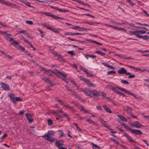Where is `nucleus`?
<instances>
[{"instance_id": "f257e3e1", "label": "nucleus", "mask_w": 149, "mask_h": 149, "mask_svg": "<svg viewBox=\"0 0 149 149\" xmlns=\"http://www.w3.org/2000/svg\"><path fill=\"white\" fill-rule=\"evenodd\" d=\"M54 134L55 132L51 130L48 131L47 133H46L42 137H46V139L47 140L50 142H53L56 140L55 138H52V137L54 136Z\"/></svg>"}, {"instance_id": "f03ea898", "label": "nucleus", "mask_w": 149, "mask_h": 149, "mask_svg": "<svg viewBox=\"0 0 149 149\" xmlns=\"http://www.w3.org/2000/svg\"><path fill=\"white\" fill-rule=\"evenodd\" d=\"M85 94L91 97H93V96H97L99 95V93L95 90H91L86 89L84 91Z\"/></svg>"}, {"instance_id": "7ed1b4c3", "label": "nucleus", "mask_w": 149, "mask_h": 149, "mask_svg": "<svg viewBox=\"0 0 149 149\" xmlns=\"http://www.w3.org/2000/svg\"><path fill=\"white\" fill-rule=\"evenodd\" d=\"M52 72H54V74L56 76L61 79L66 78L67 76V74L65 72H60L56 69H55V71H52Z\"/></svg>"}, {"instance_id": "20e7f679", "label": "nucleus", "mask_w": 149, "mask_h": 149, "mask_svg": "<svg viewBox=\"0 0 149 149\" xmlns=\"http://www.w3.org/2000/svg\"><path fill=\"white\" fill-rule=\"evenodd\" d=\"M79 78L81 80L84 81L88 86L93 88L96 87V85L90 81L89 79H86L85 78L82 77L81 76H79Z\"/></svg>"}, {"instance_id": "39448f33", "label": "nucleus", "mask_w": 149, "mask_h": 149, "mask_svg": "<svg viewBox=\"0 0 149 149\" xmlns=\"http://www.w3.org/2000/svg\"><path fill=\"white\" fill-rule=\"evenodd\" d=\"M0 3H3L7 6L14 7L15 8H18V6L14 3H13L10 2L5 0H0Z\"/></svg>"}, {"instance_id": "423d86ee", "label": "nucleus", "mask_w": 149, "mask_h": 149, "mask_svg": "<svg viewBox=\"0 0 149 149\" xmlns=\"http://www.w3.org/2000/svg\"><path fill=\"white\" fill-rule=\"evenodd\" d=\"M10 97L11 100L14 103H15L17 101H22V100L20 98V97H15L14 95L12 93H11L10 94Z\"/></svg>"}, {"instance_id": "0eeeda50", "label": "nucleus", "mask_w": 149, "mask_h": 149, "mask_svg": "<svg viewBox=\"0 0 149 149\" xmlns=\"http://www.w3.org/2000/svg\"><path fill=\"white\" fill-rule=\"evenodd\" d=\"M44 14L46 16L50 17L56 20H58V19L64 20V18H62L61 17H59L57 16L54 15L53 14H50L48 12H44Z\"/></svg>"}, {"instance_id": "6e6552de", "label": "nucleus", "mask_w": 149, "mask_h": 149, "mask_svg": "<svg viewBox=\"0 0 149 149\" xmlns=\"http://www.w3.org/2000/svg\"><path fill=\"white\" fill-rule=\"evenodd\" d=\"M130 125L133 127H136L137 128H141V126H143L138 121L135 122L133 123H131L130 124Z\"/></svg>"}, {"instance_id": "1a4fd4ad", "label": "nucleus", "mask_w": 149, "mask_h": 149, "mask_svg": "<svg viewBox=\"0 0 149 149\" xmlns=\"http://www.w3.org/2000/svg\"><path fill=\"white\" fill-rule=\"evenodd\" d=\"M117 72L119 74H125L126 75H127L130 74V72H127L125 68H121L119 69L117 71Z\"/></svg>"}, {"instance_id": "9d476101", "label": "nucleus", "mask_w": 149, "mask_h": 149, "mask_svg": "<svg viewBox=\"0 0 149 149\" xmlns=\"http://www.w3.org/2000/svg\"><path fill=\"white\" fill-rule=\"evenodd\" d=\"M0 85L1 87L5 90L9 91L10 89L9 85L4 83H0Z\"/></svg>"}, {"instance_id": "9b49d317", "label": "nucleus", "mask_w": 149, "mask_h": 149, "mask_svg": "<svg viewBox=\"0 0 149 149\" xmlns=\"http://www.w3.org/2000/svg\"><path fill=\"white\" fill-rule=\"evenodd\" d=\"M123 133L124 136H126L128 140L130 142H132L134 143H136V142L134 141L132 138L131 136L126 132H123Z\"/></svg>"}, {"instance_id": "f8f14e48", "label": "nucleus", "mask_w": 149, "mask_h": 149, "mask_svg": "<svg viewBox=\"0 0 149 149\" xmlns=\"http://www.w3.org/2000/svg\"><path fill=\"white\" fill-rule=\"evenodd\" d=\"M131 130V133L134 134L135 135H141L142 134L141 131L139 130L133 129L132 130Z\"/></svg>"}, {"instance_id": "ddd939ff", "label": "nucleus", "mask_w": 149, "mask_h": 149, "mask_svg": "<svg viewBox=\"0 0 149 149\" xmlns=\"http://www.w3.org/2000/svg\"><path fill=\"white\" fill-rule=\"evenodd\" d=\"M99 120L100 122L107 129L109 128V125L106 121H104L102 119H100Z\"/></svg>"}, {"instance_id": "4468645a", "label": "nucleus", "mask_w": 149, "mask_h": 149, "mask_svg": "<svg viewBox=\"0 0 149 149\" xmlns=\"http://www.w3.org/2000/svg\"><path fill=\"white\" fill-rule=\"evenodd\" d=\"M63 141L62 140L57 141L55 142V145L59 148L63 145Z\"/></svg>"}, {"instance_id": "2eb2a0df", "label": "nucleus", "mask_w": 149, "mask_h": 149, "mask_svg": "<svg viewBox=\"0 0 149 149\" xmlns=\"http://www.w3.org/2000/svg\"><path fill=\"white\" fill-rule=\"evenodd\" d=\"M124 110L126 111L128 114H131V111L132 110V108L128 106H126L124 107Z\"/></svg>"}, {"instance_id": "dca6fc26", "label": "nucleus", "mask_w": 149, "mask_h": 149, "mask_svg": "<svg viewBox=\"0 0 149 149\" xmlns=\"http://www.w3.org/2000/svg\"><path fill=\"white\" fill-rule=\"evenodd\" d=\"M42 70L45 72H47V74L49 76H51L52 75V74H54V72H52V71H55V69L54 70L52 71L50 70H47L45 68H43Z\"/></svg>"}, {"instance_id": "f3484780", "label": "nucleus", "mask_w": 149, "mask_h": 149, "mask_svg": "<svg viewBox=\"0 0 149 149\" xmlns=\"http://www.w3.org/2000/svg\"><path fill=\"white\" fill-rule=\"evenodd\" d=\"M56 99L57 101L61 104L63 105L66 108H68V107L69 105L66 104H65L61 99H59L58 98L56 97Z\"/></svg>"}, {"instance_id": "a211bd4d", "label": "nucleus", "mask_w": 149, "mask_h": 149, "mask_svg": "<svg viewBox=\"0 0 149 149\" xmlns=\"http://www.w3.org/2000/svg\"><path fill=\"white\" fill-rule=\"evenodd\" d=\"M25 115L29 122L31 123L33 121V119L31 115L29 114L28 113H26Z\"/></svg>"}, {"instance_id": "6ab92c4d", "label": "nucleus", "mask_w": 149, "mask_h": 149, "mask_svg": "<svg viewBox=\"0 0 149 149\" xmlns=\"http://www.w3.org/2000/svg\"><path fill=\"white\" fill-rule=\"evenodd\" d=\"M101 64L104 65L105 66L107 67L108 68H109L111 69H115V68L112 65H109V64L106 63H102Z\"/></svg>"}, {"instance_id": "aec40b11", "label": "nucleus", "mask_w": 149, "mask_h": 149, "mask_svg": "<svg viewBox=\"0 0 149 149\" xmlns=\"http://www.w3.org/2000/svg\"><path fill=\"white\" fill-rule=\"evenodd\" d=\"M103 107L104 110L108 113H111L112 112L111 110L108 107L105 105H103Z\"/></svg>"}, {"instance_id": "412c9836", "label": "nucleus", "mask_w": 149, "mask_h": 149, "mask_svg": "<svg viewBox=\"0 0 149 149\" xmlns=\"http://www.w3.org/2000/svg\"><path fill=\"white\" fill-rule=\"evenodd\" d=\"M117 116L122 121L124 122H126L127 121V120L126 118L123 116L120 115H118Z\"/></svg>"}, {"instance_id": "4be33fe9", "label": "nucleus", "mask_w": 149, "mask_h": 149, "mask_svg": "<svg viewBox=\"0 0 149 149\" xmlns=\"http://www.w3.org/2000/svg\"><path fill=\"white\" fill-rule=\"evenodd\" d=\"M130 26H131V27H132L135 28H137V29H140L141 28H142L143 29H146L147 31H148V30L146 28H145V27L142 28V27H139L138 26H135V24H130Z\"/></svg>"}, {"instance_id": "5701e85b", "label": "nucleus", "mask_w": 149, "mask_h": 149, "mask_svg": "<svg viewBox=\"0 0 149 149\" xmlns=\"http://www.w3.org/2000/svg\"><path fill=\"white\" fill-rule=\"evenodd\" d=\"M84 23H86V24H89L92 25H96L98 24V23L97 22H88V21L84 22Z\"/></svg>"}, {"instance_id": "b1692460", "label": "nucleus", "mask_w": 149, "mask_h": 149, "mask_svg": "<svg viewBox=\"0 0 149 149\" xmlns=\"http://www.w3.org/2000/svg\"><path fill=\"white\" fill-rule=\"evenodd\" d=\"M86 121L89 123H90L92 124L93 125H95L96 126H97V124L95 123V122L93 120H92L90 118H88L86 119Z\"/></svg>"}, {"instance_id": "393cba45", "label": "nucleus", "mask_w": 149, "mask_h": 149, "mask_svg": "<svg viewBox=\"0 0 149 149\" xmlns=\"http://www.w3.org/2000/svg\"><path fill=\"white\" fill-rule=\"evenodd\" d=\"M38 30L40 33L41 35V36L42 38L44 37L45 36V32H44L42 31L41 30L38 29Z\"/></svg>"}, {"instance_id": "a878e982", "label": "nucleus", "mask_w": 149, "mask_h": 149, "mask_svg": "<svg viewBox=\"0 0 149 149\" xmlns=\"http://www.w3.org/2000/svg\"><path fill=\"white\" fill-rule=\"evenodd\" d=\"M42 25L44 27H46L47 28L49 29L50 30V29H51V27L49 25H47L45 23H42Z\"/></svg>"}, {"instance_id": "bb28decb", "label": "nucleus", "mask_w": 149, "mask_h": 149, "mask_svg": "<svg viewBox=\"0 0 149 149\" xmlns=\"http://www.w3.org/2000/svg\"><path fill=\"white\" fill-rule=\"evenodd\" d=\"M131 95H132L136 99H141V97L140 96H138L136 94H134L133 93H132V94H131Z\"/></svg>"}, {"instance_id": "cd10ccee", "label": "nucleus", "mask_w": 149, "mask_h": 149, "mask_svg": "<svg viewBox=\"0 0 149 149\" xmlns=\"http://www.w3.org/2000/svg\"><path fill=\"white\" fill-rule=\"evenodd\" d=\"M95 53L97 54H99L100 55H101L104 56V55H105V54L104 53L100 52L99 51H97L95 52Z\"/></svg>"}, {"instance_id": "c85d7f7f", "label": "nucleus", "mask_w": 149, "mask_h": 149, "mask_svg": "<svg viewBox=\"0 0 149 149\" xmlns=\"http://www.w3.org/2000/svg\"><path fill=\"white\" fill-rule=\"evenodd\" d=\"M136 34H135L134 35L136 36L137 37L141 38L142 37V36L140 35V34L139 33H140L139 32H138V31L137 30H136Z\"/></svg>"}, {"instance_id": "c756f323", "label": "nucleus", "mask_w": 149, "mask_h": 149, "mask_svg": "<svg viewBox=\"0 0 149 149\" xmlns=\"http://www.w3.org/2000/svg\"><path fill=\"white\" fill-rule=\"evenodd\" d=\"M73 124L76 127V129L77 130L80 132L82 131V130L77 125V123H73Z\"/></svg>"}, {"instance_id": "7c9ffc66", "label": "nucleus", "mask_w": 149, "mask_h": 149, "mask_svg": "<svg viewBox=\"0 0 149 149\" xmlns=\"http://www.w3.org/2000/svg\"><path fill=\"white\" fill-rule=\"evenodd\" d=\"M136 70L140 71L141 72H144V67H142L140 68H136Z\"/></svg>"}, {"instance_id": "2f4dec72", "label": "nucleus", "mask_w": 149, "mask_h": 149, "mask_svg": "<svg viewBox=\"0 0 149 149\" xmlns=\"http://www.w3.org/2000/svg\"><path fill=\"white\" fill-rule=\"evenodd\" d=\"M25 36L31 39H33V38L31 35H30L29 33L27 32L26 34H25Z\"/></svg>"}, {"instance_id": "473e14b6", "label": "nucleus", "mask_w": 149, "mask_h": 149, "mask_svg": "<svg viewBox=\"0 0 149 149\" xmlns=\"http://www.w3.org/2000/svg\"><path fill=\"white\" fill-rule=\"evenodd\" d=\"M58 131L60 132V137H61L63 136H64V134L62 130H58Z\"/></svg>"}, {"instance_id": "72a5a7b5", "label": "nucleus", "mask_w": 149, "mask_h": 149, "mask_svg": "<svg viewBox=\"0 0 149 149\" xmlns=\"http://www.w3.org/2000/svg\"><path fill=\"white\" fill-rule=\"evenodd\" d=\"M67 52L68 54H71L72 56H75L76 55L73 51H68Z\"/></svg>"}, {"instance_id": "f704fd0d", "label": "nucleus", "mask_w": 149, "mask_h": 149, "mask_svg": "<svg viewBox=\"0 0 149 149\" xmlns=\"http://www.w3.org/2000/svg\"><path fill=\"white\" fill-rule=\"evenodd\" d=\"M116 73V72L113 70H112L109 71H108L107 72V74L109 75L111 74H115Z\"/></svg>"}, {"instance_id": "c9c22d12", "label": "nucleus", "mask_w": 149, "mask_h": 149, "mask_svg": "<svg viewBox=\"0 0 149 149\" xmlns=\"http://www.w3.org/2000/svg\"><path fill=\"white\" fill-rule=\"evenodd\" d=\"M141 38H142L144 40H147L149 39V36L146 35L143 36H142Z\"/></svg>"}, {"instance_id": "e433bc0d", "label": "nucleus", "mask_w": 149, "mask_h": 149, "mask_svg": "<svg viewBox=\"0 0 149 149\" xmlns=\"http://www.w3.org/2000/svg\"><path fill=\"white\" fill-rule=\"evenodd\" d=\"M76 117L77 118L79 119L80 120H82L83 119H84L85 118H86V117H85L83 118L81 117L78 114H76Z\"/></svg>"}, {"instance_id": "4c0bfd02", "label": "nucleus", "mask_w": 149, "mask_h": 149, "mask_svg": "<svg viewBox=\"0 0 149 149\" xmlns=\"http://www.w3.org/2000/svg\"><path fill=\"white\" fill-rule=\"evenodd\" d=\"M9 36H12V35L11 34H6L5 35V36L6 40H8V39L10 38Z\"/></svg>"}, {"instance_id": "58836bf2", "label": "nucleus", "mask_w": 149, "mask_h": 149, "mask_svg": "<svg viewBox=\"0 0 149 149\" xmlns=\"http://www.w3.org/2000/svg\"><path fill=\"white\" fill-rule=\"evenodd\" d=\"M18 44V43L16 40H13L12 42L11 43V45H17Z\"/></svg>"}, {"instance_id": "ea45409f", "label": "nucleus", "mask_w": 149, "mask_h": 149, "mask_svg": "<svg viewBox=\"0 0 149 149\" xmlns=\"http://www.w3.org/2000/svg\"><path fill=\"white\" fill-rule=\"evenodd\" d=\"M91 42L95 43L97 45H100V46L102 45V44L101 43L97 41L94 40L91 41Z\"/></svg>"}, {"instance_id": "a19ab883", "label": "nucleus", "mask_w": 149, "mask_h": 149, "mask_svg": "<svg viewBox=\"0 0 149 149\" xmlns=\"http://www.w3.org/2000/svg\"><path fill=\"white\" fill-rule=\"evenodd\" d=\"M42 79L44 81L47 82H49L50 81L49 79L45 77H44L42 78Z\"/></svg>"}, {"instance_id": "79ce46f5", "label": "nucleus", "mask_w": 149, "mask_h": 149, "mask_svg": "<svg viewBox=\"0 0 149 149\" xmlns=\"http://www.w3.org/2000/svg\"><path fill=\"white\" fill-rule=\"evenodd\" d=\"M27 32L26 31L24 30H22V31H18V33H23L25 35V34Z\"/></svg>"}, {"instance_id": "37998d69", "label": "nucleus", "mask_w": 149, "mask_h": 149, "mask_svg": "<svg viewBox=\"0 0 149 149\" xmlns=\"http://www.w3.org/2000/svg\"><path fill=\"white\" fill-rule=\"evenodd\" d=\"M76 98H78L79 99H81V97L78 95V94L76 93L73 95Z\"/></svg>"}, {"instance_id": "c03bdc74", "label": "nucleus", "mask_w": 149, "mask_h": 149, "mask_svg": "<svg viewBox=\"0 0 149 149\" xmlns=\"http://www.w3.org/2000/svg\"><path fill=\"white\" fill-rule=\"evenodd\" d=\"M128 75H129L128 78L129 79L134 78L135 77V76L133 74H130H130Z\"/></svg>"}, {"instance_id": "a18cd8bd", "label": "nucleus", "mask_w": 149, "mask_h": 149, "mask_svg": "<svg viewBox=\"0 0 149 149\" xmlns=\"http://www.w3.org/2000/svg\"><path fill=\"white\" fill-rule=\"evenodd\" d=\"M51 30H52L54 32L56 33H59V31L57 30L55 28H53L51 27V29H50Z\"/></svg>"}, {"instance_id": "49530a36", "label": "nucleus", "mask_w": 149, "mask_h": 149, "mask_svg": "<svg viewBox=\"0 0 149 149\" xmlns=\"http://www.w3.org/2000/svg\"><path fill=\"white\" fill-rule=\"evenodd\" d=\"M121 82L122 83H123V84H129V82L125 80H121Z\"/></svg>"}, {"instance_id": "de8ad7c7", "label": "nucleus", "mask_w": 149, "mask_h": 149, "mask_svg": "<svg viewBox=\"0 0 149 149\" xmlns=\"http://www.w3.org/2000/svg\"><path fill=\"white\" fill-rule=\"evenodd\" d=\"M26 23L28 24L31 25H32L33 24V22L31 21L27 20L26 21Z\"/></svg>"}, {"instance_id": "09e8293b", "label": "nucleus", "mask_w": 149, "mask_h": 149, "mask_svg": "<svg viewBox=\"0 0 149 149\" xmlns=\"http://www.w3.org/2000/svg\"><path fill=\"white\" fill-rule=\"evenodd\" d=\"M63 116L64 117H65L68 120H70V118L69 117L68 115L66 113H64Z\"/></svg>"}, {"instance_id": "8fccbe9b", "label": "nucleus", "mask_w": 149, "mask_h": 149, "mask_svg": "<svg viewBox=\"0 0 149 149\" xmlns=\"http://www.w3.org/2000/svg\"><path fill=\"white\" fill-rule=\"evenodd\" d=\"M142 13L143 14H145L144 15L146 16L147 17H148L149 16V15L147 13V11L145 10H143L142 11Z\"/></svg>"}, {"instance_id": "3c124183", "label": "nucleus", "mask_w": 149, "mask_h": 149, "mask_svg": "<svg viewBox=\"0 0 149 149\" xmlns=\"http://www.w3.org/2000/svg\"><path fill=\"white\" fill-rule=\"evenodd\" d=\"M70 81L74 85L77 86V87H78L79 86L77 85V83L72 80H71Z\"/></svg>"}, {"instance_id": "603ef678", "label": "nucleus", "mask_w": 149, "mask_h": 149, "mask_svg": "<svg viewBox=\"0 0 149 149\" xmlns=\"http://www.w3.org/2000/svg\"><path fill=\"white\" fill-rule=\"evenodd\" d=\"M48 123L49 125L50 126L52 124V121L51 119H49L48 120Z\"/></svg>"}, {"instance_id": "864d4df0", "label": "nucleus", "mask_w": 149, "mask_h": 149, "mask_svg": "<svg viewBox=\"0 0 149 149\" xmlns=\"http://www.w3.org/2000/svg\"><path fill=\"white\" fill-rule=\"evenodd\" d=\"M117 88L116 87H113L112 88V89L114 92H115V93L117 94V92H118V91L117 90Z\"/></svg>"}, {"instance_id": "5fc2aeb1", "label": "nucleus", "mask_w": 149, "mask_h": 149, "mask_svg": "<svg viewBox=\"0 0 149 149\" xmlns=\"http://www.w3.org/2000/svg\"><path fill=\"white\" fill-rule=\"evenodd\" d=\"M110 131L111 133H116V132L115 131H114L113 129L109 127V128H108Z\"/></svg>"}, {"instance_id": "6e6d98bb", "label": "nucleus", "mask_w": 149, "mask_h": 149, "mask_svg": "<svg viewBox=\"0 0 149 149\" xmlns=\"http://www.w3.org/2000/svg\"><path fill=\"white\" fill-rule=\"evenodd\" d=\"M86 75L88 77H90L93 76V75L88 72V71L86 73Z\"/></svg>"}, {"instance_id": "4d7b16f0", "label": "nucleus", "mask_w": 149, "mask_h": 149, "mask_svg": "<svg viewBox=\"0 0 149 149\" xmlns=\"http://www.w3.org/2000/svg\"><path fill=\"white\" fill-rule=\"evenodd\" d=\"M75 29L78 30L79 31H81V27H80L79 26H74Z\"/></svg>"}, {"instance_id": "13d9d810", "label": "nucleus", "mask_w": 149, "mask_h": 149, "mask_svg": "<svg viewBox=\"0 0 149 149\" xmlns=\"http://www.w3.org/2000/svg\"><path fill=\"white\" fill-rule=\"evenodd\" d=\"M2 26L6 28H7L8 27V26L4 23H2L0 24Z\"/></svg>"}, {"instance_id": "bf43d9fd", "label": "nucleus", "mask_w": 149, "mask_h": 149, "mask_svg": "<svg viewBox=\"0 0 149 149\" xmlns=\"http://www.w3.org/2000/svg\"><path fill=\"white\" fill-rule=\"evenodd\" d=\"M117 30H119L123 31H126V30L125 29H124L123 28L119 27H118V28L117 29Z\"/></svg>"}, {"instance_id": "052dcab7", "label": "nucleus", "mask_w": 149, "mask_h": 149, "mask_svg": "<svg viewBox=\"0 0 149 149\" xmlns=\"http://www.w3.org/2000/svg\"><path fill=\"white\" fill-rule=\"evenodd\" d=\"M144 72L146 71L149 72V67H144Z\"/></svg>"}, {"instance_id": "680f3d73", "label": "nucleus", "mask_w": 149, "mask_h": 149, "mask_svg": "<svg viewBox=\"0 0 149 149\" xmlns=\"http://www.w3.org/2000/svg\"><path fill=\"white\" fill-rule=\"evenodd\" d=\"M139 33L141 34H144L146 33V31L144 30H138Z\"/></svg>"}, {"instance_id": "e2e57ef3", "label": "nucleus", "mask_w": 149, "mask_h": 149, "mask_svg": "<svg viewBox=\"0 0 149 149\" xmlns=\"http://www.w3.org/2000/svg\"><path fill=\"white\" fill-rule=\"evenodd\" d=\"M65 35L69 36H74L73 33H65Z\"/></svg>"}, {"instance_id": "0e129e2a", "label": "nucleus", "mask_w": 149, "mask_h": 149, "mask_svg": "<svg viewBox=\"0 0 149 149\" xmlns=\"http://www.w3.org/2000/svg\"><path fill=\"white\" fill-rule=\"evenodd\" d=\"M88 57L91 58H94L96 57V56L95 55H88Z\"/></svg>"}, {"instance_id": "69168bd1", "label": "nucleus", "mask_w": 149, "mask_h": 149, "mask_svg": "<svg viewBox=\"0 0 149 149\" xmlns=\"http://www.w3.org/2000/svg\"><path fill=\"white\" fill-rule=\"evenodd\" d=\"M8 136V135L7 134H4L2 136H1L0 137V139H3L4 138H5L6 137V136Z\"/></svg>"}, {"instance_id": "338daca9", "label": "nucleus", "mask_w": 149, "mask_h": 149, "mask_svg": "<svg viewBox=\"0 0 149 149\" xmlns=\"http://www.w3.org/2000/svg\"><path fill=\"white\" fill-rule=\"evenodd\" d=\"M117 92V94H118L120 95H122L123 97H125V94H124L120 92V91H118V92Z\"/></svg>"}, {"instance_id": "774afa93", "label": "nucleus", "mask_w": 149, "mask_h": 149, "mask_svg": "<svg viewBox=\"0 0 149 149\" xmlns=\"http://www.w3.org/2000/svg\"><path fill=\"white\" fill-rule=\"evenodd\" d=\"M125 93L127 94H130L131 95V94H132L133 93H130V91L128 90H125Z\"/></svg>"}]
</instances>
